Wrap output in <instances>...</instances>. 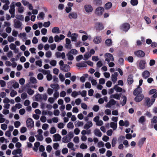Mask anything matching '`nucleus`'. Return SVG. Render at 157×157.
<instances>
[{"label":"nucleus","mask_w":157,"mask_h":157,"mask_svg":"<svg viewBox=\"0 0 157 157\" xmlns=\"http://www.w3.org/2000/svg\"><path fill=\"white\" fill-rule=\"evenodd\" d=\"M74 134L72 132H69L66 136L62 138V141L63 143H67L71 141L72 138L73 137Z\"/></svg>","instance_id":"nucleus-1"},{"label":"nucleus","mask_w":157,"mask_h":157,"mask_svg":"<svg viewBox=\"0 0 157 157\" xmlns=\"http://www.w3.org/2000/svg\"><path fill=\"white\" fill-rule=\"evenodd\" d=\"M22 150L21 149H17L14 150L12 151V154L14 155L13 157H22V154L21 153Z\"/></svg>","instance_id":"nucleus-2"},{"label":"nucleus","mask_w":157,"mask_h":157,"mask_svg":"<svg viewBox=\"0 0 157 157\" xmlns=\"http://www.w3.org/2000/svg\"><path fill=\"white\" fill-rule=\"evenodd\" d=\"M105 61H107L108 63L110 61H113L114 60V58L113 56L110 53H106L104 55Z\"/></svg>","instance_id":"nucleus-3"},{"label":"nucleus","mask_w":157,"mask_h":157,"mask_svg":"<svg viewBox=\"0 0 157 157\" xmlns=\"http://www.w3.org/2000/svg\"><path fill=\"white\" fill-rule=\"evenodd\" d=\"M94 28L96 30L100 31L104 29V27L103 24L100 22H97L95 23Z\"/></svg>","instance_id":"nucleus-4"},{"label":"nucleus","mask_w":157,"mask_h":157,"mask_svg":"<svg viewBox=\"0 0 157 157\" xmlns=\"http://www.w3.org/2000/svg\"><path fill=\"white\" fill-rule=\"evenodd\" d=\"M130 25L127 23H124L122 24L120 26V29L126 32L130 29Z\"/></svg>","instance_id":"nucleus-5"},{"label":"nucleus","mask_w":157,"mask_h":157,"mask_svg":"<svg viewBox=\"0 0 157 157\" xmlns=\"http://www.w3.org/2000/svg\"><path fill=\"white\" fill-rule=\"evenodd\" d=\"M15 6L18 7L17 11L20 13H23L24 10V7L22 6L20 2H17L15 3Z\"/></svg>","instance_id":"nucleus-6"},{"label":"nucleus","mask_w":157,"mask_h":157,"mask_svg":"<svg viewBox=\"0 0 157 157\" xmlns=\"http://www.w3.org/2000/svg\"><path fill=\"white\" fill-rule=\"evenodd\" d=\"M104 11V9L102 7H99L97 8L95 11L96 14L99 16H101L102 15Z\"/></svg>","instance_id":"nucleus-7"},{"label":"nucleus","mask_w":157,"mask_h":157,"mask_svg":"<svg viewBox=\"0 0 157 157\" xmlns=\"http://www.w3.org/2000/svg\"><path fill=\"white\" fill-rule=\"evenodd\" d=\"M145 102L146 103L148 107L151 106L154 102L155 99L152 98L151 100L148 98H145Z\"/></svg>","instance_id":"nucleus-8"},{"label":"nucleus","mask_w":157,"mask_h":157,"mask_svg":"<svg viewBox=\"0 0 157 157\" xmlns=\"http://www.w3.org/2000/svg\"><path fill=\"white\" fill-rule=\"evenodd\" d=\"M22 23L18 20H15L14 21V26L16 29H21Z\"/></svg>","instance_id":"nucleus-9"},{"label":"nucleus","mask_w":157,"mask_h":157,"mask_svg":"<svg viewBox=\"0 0 157 157\" xmlns=\"http://www.w3.org/2000/svg\"><path fill=\"white\" fill-rule=\"evenodd\" d=\"M26 124L28 127L31 128L34 126V122L31 118H28L26 121Z\"/></svg>","instance_id":"nucleus-10"},{"label":"nucleus","mask_w":157,"mask_h":157,"mask_svg":"<svg viewBox=\"0 0 157 157\" xmlns=\"http://www.w3.org/2000/svg\"><path fill=\"white\" fill-rule=\"evenodd\" d=\"M84 9L85 11L88 13H91L93 10V8L90 5L86 4L84 6Z\"/></svg>","instance_id":"nucleus-11"},{"label":"nucleus","mask_w":157,"mask_h":157,"mask_svg":"<svg viewBox=\"0 0 157 157\" xmlns=\"http://www.w3.org/2000/svg\"><path fill=\"white\" fill-rule=\"evenodd\" d=\"M116 103V101L113 99H111L107 103L105 107L106 108H110L111 106L115 105Z\"/></svg>","instance_id":"nucleus-12"},{"label":"nucleus","mask_w":157,"mask_h":157,"mask_svg":"<svg viewBox=\"0 0 157 157\" xmlns=\"http://www.w3.org/2000/svg\"><path fill=\"white\" fill-rule=\"evenodd\" d=\"M61 136L59 134L57 133L53 136V141H58L60 140Z\"/></svg>","instance_id":"nucleus-13"},{"label":"nucleus","mask_w":157,"mask_h":157,"mask_svg":"<svg viewBox=\"0 0 157 157\" xmlns=\"http://www.w3.org/2000/svg\"><path fill=\"white\" fill-rule=\"evenodd\" d=\"M134 54L138 57H143L145 56V53L144 52L141 50H139L134 52Z\"/></svg>","instance_id":"nucleus-14"},{"label":"nucleus","mask_w":157,"mask_h":157,"mask_svg":"<svg viewBox=\"0 0 157 157\" xmlns=\"http://www.w3.org/2000/svg\"><path fill=\"white\" fill-rule=\"evenodd\" d=\"M15 3L14 2H12L10 5V9L9 10V12L10 14L15 13Z\"/></svg>","instance_id":"nucleus-15"},{"label":"nucleus","mask_w":157,"mask_h":157,"mask_svg":"<svg viewBox=\"0 0 157 157\" xmlns=\"http://www.w3.org/2000/svg\"><path fill=\"white\" fill-rule=\"evenodd\" d=\"M146 62L145 61L142 60L140 61L139 66L140 69H143L145 68Z\"/></svg>","instance_id":"nucleus-16"},{"label":"nucleus","mask_w":157,"mask_h":157,"mask_svg":"<svg viewBox=\"0 0 157 157\" xmlns=\"http://www.w3.org/2000/svg\"><path fill=\"white\" fill-rule=\"evenodd\" d=\"M55 55L57 58L61 57L62 59H64L65 57V55L64 52H57L55 53Z\"/></svg>","instance_id":"nucleus-17"},{"label":"nucleus","mask_w":157,"mask_h":157,"mask_svg":"<svg viewBox=\"0 0 157 157\" xmlns=\"http://www.w3.org/2000/svg\"><path fill=\"white\" fill-rule=\"evenodd\" d=\"M101 41V38L100 36H95L94 40L93 42L95 44H98L100 43Z\"/></svg>","instance_id":"nucleus-18"},{"label":"nucleus","mask_w":157,"mask_h":157,"mask_svg":"<svg viewBox=\"0 0 157 157\" xmlns=\"http://www.w3.org/2000/svg\"><path fill=\"white\" fill-rule=\"evenodd\" d=\"M117 76L118 74L117 72H114L111 75V80L114 83H115L117 80Z\"/></svg>","instance_id":"nucleus-19"},{"label":"nucleus","mask_w":157,"mask_h":157,"mask_svg":"<svg viewBox=\"0 0 157 157\" xmlns=\"http://www.w3.org/2000/svg\"><path fill=\"white\" fill-rule=\"evenodd\" d=\"M146 140V138L143 137L140 139L138 143V145L140 148L142 147L144 142H145Z\"/></svg>","instance_id":"nucleus-20"},{"label":"nucleus","mask_w":157,"mask_h":157,"mask_svg":"<svg viewBox=\"0 0 157 157\" xmlns=\"http://www.w3.org/2000/svg\"><path fill=\"white\" fill-rule=\"evenodd\" d=\"M68 17L70 19H76L77 18L78 16L76 13L72 12L69 14Z\"/></svg>","instance_id":"nucleus-21"},{"label":"nucleus","mask_w":157,"mask_h":157,"mask_svg":"<svg viewBox=\"0 0 157 157\" xmlns=\"http://www.w3.org/2000/svg\"><path fill=\"white\" fill-rule=\"evenodd\" d=\"M144 96L143 94L136 96L135 98V100L137 102H139L141 101L144 98Z\"/></svg>","instance_id":"nucleus-22"},{"label":"nucleus","mask_w":157,"mask_h":157,"mask_svg":"<svg viewBox=\"0 0 157 157\" xmlns=\"http://www.w3.org/2000/svg\"><path fill=\"white\" fill-rule=\"evenodd\" d=\"M142 89L140 87H138L134 91L133 94L135 95L138 94L142 92Z\"/></svg>","instance_id":"nucleus-23"},{"label":"nucleus","mask_w":157,"mask_h":157,"mask_svg":"<svg viewBox=\"0 0 157 157\" xmlns=\"http://www.w3.org/2000/svg\"><path fill=\"white\" fill-rule=\"evenodd\" d=\"M60 69L63 71L67 72L70 70V67L69 66L66 64L63 66H60Z\"/></svg>","instance_id":"nucleus-24"},{"label":"nucleus","mask_w":157,"mask_h":157,"mask_svg":"<svg viewBox=\"0 0 157 157\" xmlns=\"http://www.w3.org/2000/svg\"><path fill=\"white\" fill-rule=\"evenodd\" d=\"M121 96V94H112L110 96V98H115L117 100H120Z\"/></svg>","instance_id":"nucleus-25"},{"label":"nucleus","mask_w":157,"mask_h":157,"mask_svg":"<svg viewBox=\"0 0 157 157\" xmlns=\"http://www.w3.org/2000/svg\"><path fill=\"white\" fill-rule=\"evenodd\" d=\"M52 31L54 33L59 34L60 33V30L58 27H53L52 29Z\"/></svg>","instance_id":"nucleus-26"},{"label":"nucleus","mask_w":157,"mask_h":157,"mask_svg":"<svg viewBox=\"0 0 157 157\" xmlns=\"http://www.w3.org/2000/svg\"><path fill=\"white\" fill-rule=\"evenodd\" d=\"M142 76L144 78L146 79L150 76V73L148 71H145L142 73Z\"/></svg>","instance_id":"nucleus-27"},{"label":"nucleus","mask_w":157,"mask_h":157,"mask_svg":"<svg viewBox=\"0 0 157 157\" xmlns=\"http://www.w3.org/2000/svg\"><path fill=\"white\" fill-rule=\"evenodd\" d=\"M93 125V124L91 121H88L84 126V128L88 129Z\"/></svg>","instance_id":"nucleus-28"},{"label":"nucleus","mask_w":157,"mask_h":157,"mask_svg":"<svg viewBox=\"0 0 157 157\" xmlns=\"http://www.w3.org/2000/svg\"><path fill=\"white\" fill-rule=\"evenodd\" d=\"M86 62H81L78 63L76 64V66L78 67H84L87 66Z\"/></svg>","instance_id":"nucleus-29"},{"label":"nucleus","mask_w":157,"mask_h":157,"mask_svg":"<svg viewBox=\"0 0 157 157\" xmlns=\"http://www.w3.org/2000/svg\"><path fill=\"white\" fill-rule=\"evenodd\" d=\"M94 134L97 136L100 137L101 136L102 134L100 130L98 129H96L94 131Z\"/></svg>","instance_id":"nucleus-30"},{"label":"nucleus","mask_w":157,"mask_h":157,"mask_svg":"<svg viewBox=\"0 0 157 157\" xmlns=\"http://www.w3.org/2000/svg\"><path fill=\"white\" fill-rule=\"evenodd\" d=\"M78 34L76 33H72V35L71 37V39L72 41H76L77 40V38L78 37Z\"/></svg>","instance_id":"nucleus-31"},{"label":"nucleus","mask_w":157,"mask_h":157,"mask_svg":"<svg viewBox=\"0 0 157 157\" xmlns=\"http://www.w3.org/2000/svg\"><path fill=\"white\" fill-rule=\"evenodd\" d=\"M110 127L112 128L113 130H115L117 128V123L111 122L110 123Z\"/></svg>","instance_id":"nucleus-32"},{"label":"nucleus","mask_w":157,"mask_h":157,"mask_svg":"<svg viewBox=\"0 0 157 157\" xmlns=\"http://www.w3.org/2000/svg\"><path fill=\"white\" fill-rule=\"evenodd\" d=\"M10 4V2L9 1H6V3L3 6V9L5 10H8L9 8V5Z\"/></svg>","instance_id":"nucleus-33"},{"label":"nucleus","mask_w":157,"mask_h":157,"mask_svg":"<svg viewBox=\"0 0 157 157\" xmlns=\"http://www.w3.org/2000/svg\"><path fill=\"white\" fill-rule=\"evenodd\" d=\"M91 56V54L89 52H86L84 55V60H86L89 59Z\"/></svg>","instance_id":"nucleus-34"},{"label":"nucleus","mask_w":157,"mask_h":157,"mask_svg":"<svg viewBox=\"0 0 157 157\" xmlns=\"http://www.w3.org/2000/svg\"><path fill=\"white\" fill-rule=\"evenodd\" d=\"M127 80L128 84H132L133 81V76L131 75H129L128 77Z\"/></svg>","instance_id":"nucleus-35"},{"label":"nucleus","mask_w":157,"mask_h":157,"mask_svg":"<svg viewBox=\"0 0 157 157\" xmlns=\"http://www.w3.org/2000/svg\"><path fill=\"white\" fill-rule=\"evenodd\" d=\"M112 3L111 2H107L105 5V8L106 10H109L112 7Z\"/></svg>","instance_id":"nucleus-36"},{"label":"nucleus","mask_w":157,"mask_h":157,"mask_svg":"<svg viewBox=\"0 0 157 157\" xmlns=\"http://www.w3.org/2000/svg\"><path fill=\"white\" fill-rule=\"evenodd\" d=\"M36 100L37 101H42V94H38L35 97Z\"/></svg>","instance_id":"nucleus-37"},{"label":"nucleus","mask_w":157,"mask_h":157,"mask_svg":"<svg viewBox=\"0 0 157 157\" xmlns=\"http://www.w3.org/2000/svg\"><path fill=\"white\" fill-rule=\"evenodd\" d=\"M44 13L43 12L40 13L37 16V19L39 20L43 19L44 16Z\"/></svg>","instance_id":"nucleus-38"},{"label":"nucleus","mask_w":157,"mask_h":157,"mask_svg":"<svg viewBox=\"0 0 157 157\" xmlns=\"http://www.w3.org/2000/svg\"><path fill=\"white\" fill-rule=\"evenodd\" d=\"M51 87L53 89L57 90L59 89V86L58 84H52L51 85Z\"/></svg>","instance_id":"nucleus-39"},{"label":"nucleus","mask_w":157,"mask_h":157,"mask_svg":"<svg viewBox=\"0 0 157 157\" xmlns=\"http://www.w3.org/2000/svg\"><path fill=\"white\" fill-rule=\"evenodd\" d=\"M26 34L25 33H20L18 35L19 37L24 40L26 39Z\"/></svg>","instance_id":"nucleus-40"},{"label":"nucleus","mask_w":157,"mask_h":157,"mask_svg":"<svg viewBox=\"0 0 157 157\" xmlns=\"http://www.w3.org/2000/svg\"><path fill=\"white\" fill-rule=\"evenodd\" d=\"M114 89H115V90H116L117 92H120L122 91V89L117 85L114 86Z\"/></svg>","instance_id":"nucleus-41"},{"label":"nucleus","mask_w":157,"mask_h":157,"mask_svg":"<svg viewBox=\"0 0 157 157\" xmlns=\"http://www.w3.org/2000/svg\"><path fill=\"white\" fill-rule=\"evenodd\" d=\"M112 41L110 39H108L106 40L105 43L108 46H110L112 45Z\"/></svg>","instance_id":"nucleus-42"},{"label":"nucleus","mask_w":157,"mask_h":157,"mask_svg":"<svg viewBox=\"0 0 157 157\" xmlns=\"http://www.w3.org/2000/svg\"><path fill=\"white\" fill-rule=\"evenodd\" d=\"M145 121V117L142 116L141 117L139 120V122L141 124H144V122Z\"/></svg>","instance_id":"nucleus-43"},{"label":"nucleus","mask_w":157,"mask_h":157,"mask_svg":"<svg viewBox=\"0 0 157 157\" xmlns=\"http://www.w3.org/2000/svg\"><path fill=\"white\" fill-rule=\"evenodd\" d=\"M83 125V123L80 121H76L75 123V125L76 127L82 126Z\"/></svg>","instance_id":"nucleus-44"},{"label":"nucleus","mask_w":157,"mask_h":157,"mask_svg":"<svg viewBox=\"0 0 157 157\" xmlns=\"http://www.w3.org/2000/svg\"><path fill=\"white\" fill-rule=\"evenodd\" d=\"M66 56L68 60L71 61L74 59L73 56L71 55V54H70V53L68 52V53L67 54Z\"/></svg>","instance_id":"nucleus-45"},{"label":"nucleus","mask_w":157,"mask_h":157,"mask_svg":"<svg viewBox=\"0 0 157 157\" xmlns=\"http://www.w3.org/2000/svg\"><path fill=\"white\" fill-rule=\"evenodd\" d=\"M7 40L9 42H12L15 40L16 39L12 36H9L7 38Z\"/></svg>","instance_id":"nucleus-46"},{"label":"nucleus","mask_w":157,"mask_h":157,"mask_svg":"<svg viewBox=\"0 0 157 157\" xmlns=\"http://www.w3.org/2000/svg\"><path fill=\"white\" fill-rule=\"evenodd\" d=\"M104 146V144L102 141H100L98 143L97 147L100 148L101 147H103Z\"/></svg>","instance_id":"nucleus-47"},{"label":"nucleus","mask_w":157,"mask_h":157,"mask_svg":"<svg viewBox=\"0 0 157 157\" xmlns=\"http://www.w3.org/2000/svg\"><path fill=\"white\" fill-rule=\"evenodd\" d=\"M36 137L37 139L39 141H42L43 139V137L42 135H36Z\"/></svg>","instance_id":"nucleus-48"},{"label":"nucleus","mask_w":157,"mask_h":157,"mask_svg":"<svg viewBox=\"0 0 157 157\" xmlns=\"http://www.w3.org/2000/svg\"><path fill=\"white\" fill-rule=\"evenodd\" d=\"M80 92H77L76 91H73L71 94L72 97L75 98L77 95L80 94Z\"/></svg>","instance_id":"nucleus-49"},{"label":"nucleus","mask_w":157,"mask_h":157,"mask_svg":"<svg viewBox=\"0 0 157 157\" xmlns=\"http://www.w3.org/2000/svg\"><path fill=\"white\" fill-rule=\"evenodd\" d=\"M151 123L156 124L157 122V117L154 116L151 120Z\"/></svg>","instance_id":"nucleus-50"},{"label":"nucleus","mask_w":157,"mask_h":157,"mask_svg":"<svg viewBox=\"0 0 157 157\" xmlns=\"http://www.w3.org/2000/svg\"><path fill=\"white\" fill-rule=\"evenodd\" d=\"M123 100L121 102V104L122 106L124 105L126 102L127 98L125 96H123L122 97Z\"/></svg>","instance_id":"nucleus-51"},{"label":"nucleus","mask_w":157,"mask_h":157,"mask_svg":"<svg viewBox=\"0 0 157 157\" xmlns=\"http://www.w3.org/2000/svg\"><path fill=\"white\" fill-rule=\"evenodd\" d=\"M52 53L51 51H49L45 53V56L47 58H50L52 56Z\"/></svg>","instance_id":"nucleus-52"},{"label":"nucleus","mask_w":157,"mask_h":157,"mask_svg":"<svg viewBox=\"0 0 157 157\" xmlns=\"http://www.w3.org/2000/svg\"><path fill=\"white\" fill-rule=\"evenodd\" d=\"M1 129L4 130H5L7 128V125L6 124H2L1 125Z\"/></svg>","instance_id":"nucleus-53"},{"label":"nucleus","mask_w":157,"mask_h":157,"mask_svg":"<svg viewBox=\"0 0 157 157\" xmlns=\"http://www.w3.org/2000/svg\"><path fill=\"white\" fill-rule=\"evenodd\" d=\"M56 132V130L54 127H52L51 128L50 132L51 134L55 133Z\"/></svg>","instance_id":"nucleus-54"},{"label":"nucleus","mask_w":157,"mask_h":157,"mask_svg":"<svg viewBox=\"0 0 157 157\" xmlns=\"http://www.w3.org/2000/svg\"><path fill=\"white\" fill-rule=\"evenodd\" d=\"M16 18L20 20L23 21L24 19V17L23 15H17L16 17Z\"/></svg>","instance_id":"nucleus-55"},{"label":"nucleus","mask_w":157,"mask_h":157,"mask_svg":"<svg viewBox=\"0 0 157 157\" xmlns=\"http://www.w3.org/2000/svg\"><path fill=\"white\" fill-rule=\"evenodd\" d=\"M69 53H70V54H72L73 55H76L77 54V51L75 49H71Z\"/></svg>","instance_id":"nucleus-56"},{"label":"nucleus","mask_w":157,"mask_h":157,"mask_svg":"<svg viewBox=\"0 0 157 157\" xmlns=\"http://www.w3.org/2000/svg\"><path fill=\"white\" fill-rule=\"evenodd\" d=\"M67 127L69 128H73L74 127L73 123L71 122H69L67 124Z\"/></svg>","instance_id":"nucleus-57"},{"label":"nucleus","mask_w":157,"mask_h":157,"mask_svg":"<svg viewBox=\"0 0 157 157\" xmlns=\"http://www.w3.org/2000/svg\"><path fill=\"white\" fill-rule=\"evenodd\" d=\"M144 19L145 20L147 24H149L151 23V21L150 19L147 17L145 16L144 17Z\"/></svg>","instance_id":"nucleus-58"},{"label":"nucleus","mask_w":157,"mask_h":157,"mask_svg":"<svg viewBox=\"0 0 157 157\" xmlns=\"http://www.w3.org/2000/svg\"><path fill=\"white\" fill-rule=\"evenodd\" d=\"M131 3L133 6H136L138 3V1L137 0H131Z\"/></svg>","instance_id":"nucleus-59"},{"label":"nucleus","mask_w":157,"mask_h":157,"mask_svg":"<svg viewBox=\"0 0 157 157\" xmlns=\"http://www.w3.org/2000/svg\"><path fill=\"white\" fill-rule=\"evenodd\" d=\"M49 127L48 124L45 123L43 124L42 126V128L44 130H47Z\"/></svg>","instance_id":"nucleus-60"},{"label":"nucleus","mask_w":157,"mask_h":157,"mask_svg":"<svg viewBox=\"0 0 157 157\" xmlns=\"http://www.w3.org/2000/svg\"><path fill=\"white\" fill-rule=\"evenodd\" d=\"M56 61L54 60H51L50 62V64L52 66H55L56 64Z\"/></svg>","instance_id":"nucleus-61"},{"label":"nucleus","mask_w":157,"mask_h":157,"mask_svg":"<svg viewBox=\"0 0 157 157\" xmlns=\"http://www.w3.org/2000/svg\"><path fill=\"white\" fill-rule=\"evenodd\" d=\"M9 46L10 49L12 50H13L16 48V45L13 43L11 44Z\"/></svg>","instance_id":"nucleus-62"},{"label":"nucleus","mask_w":157,"mask_h":157,"mask_svg":"<svg viewBox=\"0 0 157 157\" xmlns=\"http://www.w3.org/2000/svg\"><path fill=\"white\" fill-rule=\"evenodd\" d=\"M30 80V82L33 83H35L37 82V80L36 78L33 77H31Z\"/></svg>","instance_id":"nucleus-63"},{"label":"nucleus","mask_w":157,"mask_h":157,"mask_svg":"<svg viewBox=\"0 0 157 157\" xmlns=\"http://www.w3.org/2000/svg\"><path fill=\"white\" fill-rule=\"evenodd\" d=\"M40 121L43 123L46 122L47 121L46 117L44 116H42L40 117Z\"/></svg>","instance_id":"nucleus-64"}]
</instances>
